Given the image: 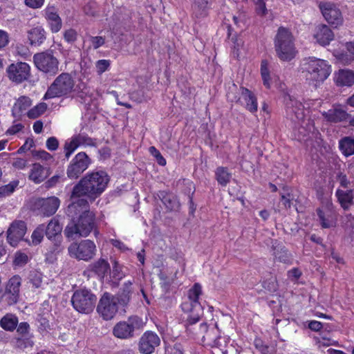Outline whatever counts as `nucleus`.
<instances>
[{"instance_id":"09e8293b","label":"nucleus","mask_w":354,"mask_h":354,"mask_svg":"<svg viewBox=\"0 0 354 354\" xmlns=\"http://www.w3.org/2000/svg\"><path fill=\"white\" fill-rule=\"evenodd\" d=\"M18 181H12L9 184L0 187V196H6L11 194L18 186Z\"/></svg>"},{"instance_id":"412c9836","label":"nucleus","mask_w":354,"mask_h":354,"mask_svg":"<svg viewBox=\"0 0 354 354\" xmlns=\"http://www.w3.org/2000/svg\"><path fill=\"white\" fill-rule=\"evenodd\" d=\"M319 222L322 228H331L336 225L337 214L333 209L326 207L317 209Z\"/></svg>"},{"instance_id":"338daca9","label":"nucleus","mask_w":354,"mask_h":354,"mask_svg":"<svg viewBox=\"0 0 354 354\" xmlns=\"http://www.w3.org/2000/svg\"><path fill=\"white\" fill-rule=\"evenodd\" d=\"M27 161L23 158H16L12 162V166L18 169H22L26 167Z\"/></svg>"},{"instance_id":"a211bd4d","label":"nucleus","mask_w":354,"mask_h":354,"mask_svg":"<svg viewBox=\"0 0 354 354\" xmlns=\"http://www.w3.org/2000/svg\"><path fill=\"white\" fill-rule=\"evenodd\" d=\"M27 230L26 224L23 221H15L7 231L8 242L13 247L23 239Z\"/></svg>"},{"instance_id":"b1692460","label":"nucleus","mask_w":354,"mask_h":354,"mask_svg":"<svg viewBox=\"0 0 354 354\" xmlns=\"http://www.w3.org/2000/svg\"><path fill=\"white\" fill-rule=\"evenodd\" d=\"M272 250V255L276 260L283 263H290L291 262V256L282 243L277 240L273 241Z\"/></svg>"},{"instance_id":"aec40b11","label":"nucleus","mask_w":354,"mask_h":354,"mask_svg":"<svg viewBox=\"0 0 354 354\" xmlns=\"http://www.w3.org/2000/svg\"><path fill=\"white\" fill-rule=\"evenodd\" d=\"M241 98L243 100L241 101L240 98L237 99L236 97L231 98L230 93L227 95V97L230 99L232 102L236 101L240 102L244 107L251 113H255L257 111L258 104L256 96L249 89L241 87Z\"/></svg>"},{"instance_id":"4be33fe9","label":"nucleus","mask_w":354,"mask_h":354,"mask_svg":"<svg viewBox=\"0 0 354 354\" xmlns=\"http://www.w3.org/2000/svg\"><path fill=\"white\" fill-rule=\"evenodd\" d=\"M321 9L323 16L329 24L335 26L342 24V17L341 12L335 5L326 3Z\"/></svg>"},{"instance_id":"de8ad7c7","label":"nucleus","mask_w":354,"mask_h":354,"mask_svg":"<svg viewBox=\"0 0 354 354\" xmlns=\"http://www.w3.org/2000/svg\"><path fill=\"white\" fill-rule=\"evenodd\" d=\"M45 231V225H39L33 232L32 234V241L33 244L37 245L41 243L44 237V232Z\"/></svg>"},{"instance_id":"f704fd0d","label":"nucleus","mask_w":354,"mask_h":354,"mask_svg":"<svg viewBox=\"0 0 354 354\" xmlns=\"http://www.w3.org/2000/svg\"><path fill=\"white\" fill-rule=\"evenodd\" d=\"M339 147L345 156L354 154V138L346 136L339 141Z\"/></svg>"},{"instance_id":"69168bd1","label":"nucleus","mask_w":354,"mask_h":354,"mask_svg":"<svg viewBox=\"0 0 354 354\" xmlns=\"http://www.w3.org/2000/svg\"><path fill=\"white\" fill-rule=\"evenodd\" d=\"M322 327V323L318 321L313 320L308 323V328L313 331H319Z\"/></svg>"},{"instance_id":"13d9d810","label":"nucleus","mask_w":354,"mask_h":354,"mask_svg":"<svg viewBox=\"0 0 354 354\" xmlns=\"http://www.w3.org/2000/svg\"><path fill=\"white\" fill-rule=\"evenodd\" d=\"M32 156L38 159L48 160L51 159L52 156L45 151H35L32 152Z\"/></svg>"},{"instance_id":"0eeeda50","label":"nucleus","mask_w":354,"mask_h":354,"mask_svg":"<svg viewBox=\"0 0 354 354\" xmlns=\"http://www.w3.org/2000/svg\"><path fill=\"white\" fill-rule=\"evenodd\" d=\"M96 301V296L87 289L75 290L71 298L73 308L79 313L85 314L93 310Z\"/></svg>"},{"instance_id":"72a5a7b5","label":"nucleus","mask_w":354,"mask_h":354,"mask_svg":"<svg viewBox=\"0 0 354 354\" xmlns=\"http://www.w3.org/2000/svg\"><path fill=\"white\" fill-rule=\"evenodd\" d=\"M18 318L15 315L8 313L0 320V326L7 331H13L18 325Z\"/></svg>"},{"instance_id":"052dcab7","label":"nucleus","mask_w":354,"mask_h":354,"mask_svg":"<svg viewBox=\"0 0 354 354\" xmlns=\"http://www.w3.org/2000/svg\"><path fill=\"white\" fill-rule=\"evenodd\" d=\"M91 44L93 45V47L95 49H97L99 47H100L102 45H104V44L105 42V39H104V37H100V36L91 37Z\"/></svg>"},{"instance_id":"680f3d73","label":"nucleus","mask_w":354,"mask_h":354,"mask_svg":"<svg viewBox=\"0 0 354 354\" xmlns=\"http://www.w3.org/2000/svg\"><path fill=\"white\" fill-rule=\"evenodd\" d=\"M59 142L55 137L49 138L46 141V147L50 151H55L58 148Z\"/></svg>"},{"instance_id":"7ed1b4c3","label":"nucleus","mask_w":354,"mask_h":354,"mask_svg":"<svg viewBox=\"0 0 354 354\" xmlns=\"http://www.w3.org/2000/svg\"><path fill=\"white\" fill-rule=\"evenodd\" d=\"M95 213H87L71 220L64 230V234L71 239H75L77 236L86 237L93 230L95 231Z\"/></svg>"},{"instance_id":"2eb2a0df","label":"nucleus","mask_w":354,"mask_h":354,"mask_svg":"<svg viewBox=\"0 0 354 354\" xmlns=\"http://www.w3.org/2000/svg\"><path fill=\"white\" fill-rule=\"evenodd\" d=\"M196 327H190L189 330L197 335L201 336V339L206 344L212 347L219 348L221 346L220 342L221 337L218 335V330L216 328L208 329L206 323H201L199 326V330L194 331Z\"/></svg>"},{"instance_id":"58836bf2","label":"nucleus","mask_w":354,"mask_h":354,"mask_svg":"<svg viewBox=\"0 0 354 354\" xmlns=\"http://www.w3.org/2000/svg\"><path fill=\"white\" fill-rule=\"evenodd\" d=\"M216 178L218 183L222 185L225 186L232 178V174L229 172L227 168L219 167L215 171Z\"/></svg>"},{"instance_id":"39448f33","label":"nucleus","mask_w":354,"mask_h":354,"mask_svg":"<svg viewBox=\"0 0 354 354\" xmlns=\"http://www.w3.org/2000/svg\"><path fill=\"white\" fill-rule=\"evenodd\" d=\"M74 86L75 80L72 75L68 73H62L48 86L44 100L68 96L73 91Z\"/></svg>"},{"instance_id":"a19ab883","label":"nucleus","mask_w":354,"mask_h":354,"mask_svg":"<svg viewBox=\"0 0 354 354\" xmlns=\"http://www.w3.org/2000/svg\"><path fill=\"white\" fill-rule=\"evenodd\" d=\"M77 145L79 146H89L94 147L95 146V139L91 138L85 133H80L77 135H75L72 137Z\"/></svg>"},{"instance_id":"dca6fc26","label":"nucleus","mask_w":354,"mask_h":354,"mask_svg":"<svg viewBox=\"0 0 354 354\" xmlns=\"http://www.w3.org/2000/svg\"><path fill=\"white\" fill-rule=\"evenodd\" d=\"M287 117L294 122H299L304 118V106L290 95L285 97Z\"/></svg>"},{"instance_id":"6e6d98bb","label":"nucleus","mask_w":354,"mask_h":354,"mask_svg":"<svg viewBox=\"0 0 354 354\" xmlns=\"http://www.w3.org/2000/svg\"><path fill=\"white\" fill-rule=\"evenodd\" d=\"M254 346L257 349H258L263 354H272L270 351V348L268 345H266L263 343L261 339H256L254 340Z\"/></svg>"},{"instance_id":"9b49d317","label":"nucleus","mask_w":354,"mask_h":354,"mask_svg":"<svg viewBox=\"0 0 354 354\" xmlns=\"http://www.w3.org/2000/svg\"><path fill=\"white\" fill-rule=\"evenodd\" d=\"M118 310V299L108 292H105L99 301L97 311L105 320L112 319Z\"/></svg>"},{"instance_id":"f3484780","label":"nucleus","mask_w":354,"mask_h":354,"mask_svg":"<svg viewBox=\"0 0 354 354\" xmlns=\"http://www.w3.org/2000/svg\"><path fill=\"white\" fill-rule=\"evenodd\" d=\"M9 79L16 83H21L30 76V66L25 62L10 64L7 68Z\"/></svg>"},{"instance_id":"bf43d9fd","label":"nucleus","mask_w":354,"mask_h":354,"mask_svg":"<svg viewBox=\"0 0 354 354\" xmlns=\"http://www.w3.org/2000/svg\"><path fill=\"white\" fill-rule=\"evenodd\" d=\"M24 2L28 7L36 9L43 6L44 0H24Z\"/></svg>"},{"instance_id":"4d7b16f0","label":"nucleus","mask_w":354,"mask_h":354,"mask_svg":"<svg viewBox=\"0 0 354 354\" xmlns=\"http://www.w3.org/2000/svg\"><path fill=\"white\" fill-rule=\"evenodd\" d=\"M64 39L65 40L68 42L71 43L76 40L77 39V32L75 30L73 29H69L65 31L64 32Z\"/></svg>"},{"instance_id":"c9c22d12","label":"nucleus","mask_w":354,"mask_h":354,"mask_svg":"<svg viewBox=\"0 0 354 354\" xmlns=\"http://www.w3.org/2000/svg\"><path fill=\"white\" fill-rule=\"evenodd\" d=\"M45 31L41 27L32 28L28 32V39L32 45H39L45 39Z\"/></svg>"},{"instance_id":"f8f14e48","label":"nucleus","mask_w":354,"mask_h":354,"mask_svg":"<svg viewBox=\"0 0 354 354\" xmlns=\"http://www.w3.org/2000/svg\"><path fill=\"white\" fill-rule=\"evenodd\" d=\"M21 283V278L19 275L10 278L6 283L5 290H0V303L3 302L8 306L16 304L19 297Z\"/></svg>"},{"instance_id":"c756f323","label":"nucleus","mask_w":354,"mask_h":354,"mask_svg":"<svg viewBox=\"0 0 354 354\" xmlns=\"http://www.w3.org/2000/svg\"><path fill=\"white\" fill-rule=\"evenodd\" d=\"M209 8L208 0H194L192 7V15L198 19L203 18L207 15Z\"/></svg>"},{"instance_id":"393cba45","label":"nucleus","mask_w":354,"mask_h":354,"mask_svg":"<svg viewBox=\"0 0 354 354\" xmlns=\"http://www.w3.org/2000/svg\"><path fill=\"white\" fill-rule=\"evenodd\" d=\"M62 230V226L60 225L59 222L55 218H53L50 221L48 225L45 226V232L46 236L48 239H55V240L57 242L55 244L56 249L58 250V247L60 245V241L58 239L60 238V234Z\"/></svg>"},{"instance_id":"a18cd8bd","label":"nucleus","mask_w":354,"mask_h":354,"mask_svg":"<svg viewBox=\"0 0 354 354\" xmlns=\"http://www.w3.org/2000/svg\"><path fill=\"white\" fill-rule=\"evenodd\" d=\"M263 288L269 292H274L277 290V281L275 277L270 276L262 283Z\"/></svg>"},{"instance_id":"8fccbe9b","label":"nucleus","mask_w":354,"mask_h":354,"mask_svg":"<svg viewBox=\"0 0 354 354\" xmlns=\"http://www.w3.org/2000/svg\"><path fill=\"white\" fill-rule=\"evenodd\" d=\"M77 147L78 145L73 138H71V140L66 141L64 145L65 157L68 159Z\"/></svg>"},{"instance_id":"6e6552de","label":"nucleus","mask_w":354,"mask_h":354,"mask_svg":"<svg viewBox=\"0 0 354 354\" xmlns=\"http://www.w3.org/2000/svg\"><path fill=\"white\" fill-rule=\"evenodd\" d=\"M95 243L89 239L82 240L79 243H72L68 248L69 255L77 260L88 261L96 254Z\"/></svg>"},{"instance_id":"e2e57ef3","label":"nucleus","mask_w":354,"mask_h":354,"mask_svg":"<svg viewBox=\"0 0 354 354\" xmlns=\"http://www.w3.org/2000/svg\"><path fill=\"white\" fill-rule=\"evenodd\" d=\"M17 326V332L21 335H26L29 332V324L27 322H21L19 325Z\"/></svg>"},{"instance_id":"f257e3e1","label":"nucleus","mask_w":354,"mask_h":354,"mask_svg":"<svg viewBox=\"0 0 354 354\" xmlns=\"http://www.w3.org/2000/svg\"><path fill=\"white\" fill-rule=\"evenodd\" d=\"M109 182V176L105 171L87 174L73 187L70 198L85 196L92 203L104 192Z\"/></svg>"},{"instance_id":"4468645a","label":"nucleus","mask_w":354,"mask_h":354,"mask_svg":"<svg viewBox=\"0 0 354 354\" xmlns=\"http://www.w3.org/2000/svg\"><path fill=\"white\" fill-rule=\"evenodd\" d=\"M71 200L72 202L68 205L66 211L67 216L71 218V220L77 218L87 213L93 212L90 210L89 200L87 198L82 196Z\"/></svg>"},{"instance_id":"ddd939ff","label":"nucleus","mask_w":354,"mask_h":354,"mask_svg":"<svg viewBox=\"0 0 354 354\" xmlns=\"http://www.w3.org/2000/svg\"><path fill=\"white\" fill-rule=\"evenodd\" d=\"M91 162V158L85 152L77 153L67 167V176L73 180L78 178L87 169Z\"/></svg>"},{"instance_id":"f03ea898","label":"nucleus","mask_w":354,"mask_h":354,"mask_svg":"<svg viewBox=\"0 0 354 354\" xmlns=\"http://www.w3.org/2000/svg\"><path fill=\"white\" fill-rule=\"evenodd\" d=\"M301 69L306 82L314 87L324 82L331 72L330 65L326 61L315 57L304 59Z\"/></svg>"},{"instance_id":"603ef678","label":"nucleus","mask_w":354,"mask_h":354,"mask_svg":"<svg viewBox=\"0 0 354 354\" xmlns=\"http://www.w3.org/2000/svg\"><path fill=\"white\" fill-rule=\"evenodd\" d=\"M149 151L150 153L155 157L157 162L160 165L165 166L166 165V160L163 158L160 151L155 147H150Z\"/></svg>"},{"instance_id":"79ce46f5","label":"nucleus","mask_w":354,"mask_h":354,"mask_svg":"<svg viewBox=\"0 0 354 354\" xmlns=\"http://www.w3.org/2000/svg\"><path fill=\"white\" fill-rule=\"evenodd\" d=\"M47 107L46 103L41 102L28 111V117L31 119H35L43 114L46 111Z\"/></svg>"},{"instance_id":"c03bdc74","label":"nucleus","mask_w":354,"mask_h":354,"mask_svg":"<svg viewBox=\"0 0 354 354\" xmlns=\"http://www.w3.org/2000/svg\"><path fill=\"white\" fill-rule=\"evenodd\" d=\"M261 74L263 81V84L267 87L270 88V72L268 68L267 62L263 60L261 64Z\"/></svg>"},{"instance_id":"e433bc0d","label":"nucleus","mask_w":354,"mask_h":354,"mask_svg":"<svg viewBox=\"0 0 354 354\" xmlns=\"http://www.w3.org/2000/svg\"><path fill=\"white\" fill-rule=\"evenodd\" d=\"M348 115V113L342 109H330L326 113L327 120L333 122H339L346 120Z\"/></svg>"},{"instance_id":"bb28decb","label":"nucleus","mask_w":354,"mask_h":354,"mask_svg":"<svg viewBox=\"0 0 354 354\" xmlns=\"http://www.w3.org/2000/svg\"><path fill=\"white\" fill-rule=\"evenodd\" d=\"M45 15L50 26L51 30L54 32H58L62 28V20L57 15L55 8L48 6L45 10Z\"/></svg>"},{"instance_id":"4c0bfd02","label":"nucleus","mask_w":354,"mask_h":354,"mask_svg":"<svg viewBox=\"0 0 354 354\" xmlns=\"http://www.w3.org/2000/svg\"><path fill=\"white\" fill-rule=\"evenodd\" d=\"M91 270L101 278H104L105 274L110 270L109 264L104 259L98 260L91 266Z\"/></svg>"},{"instance_id":"3c124183","label":"nucleus","mask_w":354,"mask_h":354,"mask_svg":"<svg viewBox=\"0 0 354 354\" xmlns=\"http://www.w3.org/2000/svg\"><path fill=\"white\" fill-rule=\"evenodd\" d=\"M30 281L35 288H39L42 283L41 273L37 271L31 272L30 274Z\"/></svg>"},{"instance_id":"20e7f679","label":"nucleus","mask_w":354,"mask_h":354,"mask_svg":"<svg viewBox=\"0 0 354 354\" xmlns=\"http://www.w3.org/2000/svg\"><path fill=\"white\" fill-rule=\"evenodd\" d=\"M277 55L282 61H290L296 55L292 36L288 30L281 27L274 40Z\"/></svg>"},{"instance_id":"cd10ccee","label":"nucleus","mask_w":354,"mask_h":354,"mask_svg":"<svg viewBox=\"0 0 354 354\" xmlns=\"http://www.w3.org/2000/svg\"><path fill=\"white\" fill-rule=\"evenodd\" d=\"M158 198L161 200L168 211H176L180 207V203L175 195L165 191L158 193Z\"/></svg>"},{"instance_id":"473e14b6","label":"nucleus","mask_w":354,"mask_h":354,"mask_svg":"<svg viewBox=\"0 0 354 354\" xmlns=\"http://www.w3.org/2000/svg\"><path fill=\"white\" fill-rule=\"evenodd\" d=\"M336 196L341 206L344 209H348L353 204V194L352 190L337 189Z\"/></svg>"},{"instance_id":"49530a36","label":"nucleus","mask_w":354,"mask_h":354,"mask_svg":"<svg viewBox=\"0 0 354 354\" xmlns=\"http://www.w3.org/2000/svg\"><path fill=\"white\" fill-rule=\"evenodd\" d=\"M192 314H189L187 317L186 324H185L187 331L189 334L192 335L194 337L201 338V336L196 335L194 333V332H192V330H189L190 327H196V329L194 330V331H198L199 330V326H200V324H197V323L200 320L201 317L199 319H198L197 320L194 321V322H191L190 319H192Z\"/></svg>"},{"instance_id":"0e129e2a","label":"nucleus","mask_w":354,"mask_h":354,"mask_svg":"<svg viewBox=\"0 0 354 354\" xmlns=\"http://www.w3.org/2000/svg\"><path fill=\"white\" fill-rule=\"evenodd\" d=\"M23 127L24 126L21 123L14 124L6 131V134L15 135L23 129Z\"/></svg>"},{"instance_id":"9d476101","label":"nucleus","mask_w":354,"mask_h":354,"mask_svg":"<svg viewBox=\"0 0 354 354\" xmlns=\"http://www.w3.org/2000/svg\"><path fill=\"white\" fill-rule=\"evenodd\" d=\"M142 326V320L137 316L130 317L126 322L117 323L113 328V335L121 339H127L133 337L136 329Z\"/></svg>"},{"instance_id":"423d86ee","label":"nucleus","mask_w":354,"mask_h":354,"mask_svg":"<svg viewBox=\"0 0 354 354\" xmlns=\"http://www.w3.org/2000/svg\"><path fill=\"white\" fill-rule=\"evenodd\" d=\"M202 294L201 286L196 283L187 293V299L182 303L181 308L183 312L192 314L191 322L199 319L203 315V307L198 301L199 296Z\"/></svg>"},{"instance_id":"37998d69","label":"nucleus","mask_w":354,"mask_h":354,"mask_svg":"<svg viewBox=\"0 0 354 354\" xmlns=\"http://www.w3.org/2000/svg\"><path fill=\"white\" fill-rule=\"evenodd\" d=\"M346 46L351 49V48H353V51L352 54H349L348 53H342L339 54L337 57V59L339 60L341 63L343 64H350L353 60H354V41L353 42H349L346 44Z\"/></svg>"},{"instance_id":"2f4dec72","label":"nucleus","mask_w":354,"mask_h":354,"mask_svg":"<svg viewBox=\"0 0 354 354\" xmlns=\"http://www.w3.org/2000/svg\"><path fill=\"white\" fill-rule=\"evenodd\" d=\"M32 104L31 100L26 96L20 97L15 103L12 112L14 117H19L26 111Z\"/></svg>"},{"instance_id":"ea45409f","label":"nucleus","mask_w":354,"mask_h":354,"mask_svg":"<svg viewBox=\"0 0 354 354\" xmlns=\"http://www.w3.org/2000/svg\"><path fill=\"white\" fill-rule=\"evenodd\" d=\"M131 294V283L128 281L124 284L122 291L121 293L115 296L118 299V304L125 306L127 305L130 300V296Z\"/></svg>"},{"instance_id":"864d4df0","label":"nucleus","mask_w":354,"mask_h":354,"mask_svg":"<svg viewBox=\"0 0 354 354\" xmlns=\"http://www.w3.org/2000/svg\"><path fill=\"white\" fill-rule=\"evenodd\" d=\"M110 61L106 59H100L98 60L95 66L97 68V73L99 75L102 74L104 72H105L109 67L110 66Z\"/></svg>"},{"instance_id":"7c9ffc66","label":"nucleus","mask_w":354,"mask_h":354,"mask_svg":"<svg viewBox=\"0 0 354 354\" xmlns=\"http://www.w3.org/2000/svg\"><path fill=\"white\" fill-rule=\"evenodd\" d=\"M335 82L338 86H351L354 84V73L346 69L339 70L336 75Z\"/></svg>"},{"instance_id":"a878e982","label":"nucleus","mask_w":354,"mask_h":354,"mask_svg":"<svg viewBox=\"0 0 354 354\" xmlns=\"http://www.w3.org/2000/svg\"><path fill=\"white\" fill-rule=\"evenodd\" d=\"M315 37L322 46L329 44L334 38V34L326 25L321 24L316 27Z\"/></svg>"},{"instance_id":"c85d7f7f","label":"nucleus","mask_w":354,"mask_h":354,"mask_svg":"<svg viewBox=\"0 0 354 354\" xmlns=\"http://www.w3.org/2000/svg\"><path fill=\"white\" fill-rule=\"evenodd\" d=\"M49 176L48 170L41 165L35 163L29 174V178L35 183L44 181Z\"/></svg>"},{"instance_id":"774afa93","label":"nucleus","mask_w":354,"mask_h":354,"mask_svg":"<svg viewBox=\"0 0 354 354\" xmlns=\"http://www.w3.org/2000/svg\"><path fill=\"white\" fill-rule=\"evenodd\" d=\"M301 271L298 268H293L288 271V274L292 279L297 280L301 276Z\"/></svg>"},{"instance_id":"5701e85b","label":"nucleus","mask_w":354,"mask_h":354,"mask_svg":"<svg viewBox=\"0 0 354 354\" xmlns=\"http://www.w3.org/2000/svg\"><path fill=\"white\" fill-rule=\"evenodd\" d=\"M59 204V199L55 196L41 198L39 201L41 212L47 216L54 214L57 210Z\"/></svg>"},{"instance_id":"5fc2aeb1","label":"nucleus","mask_w":354,"mask_h":354,"mask_svg":"<svg viewBox=\"0 0 354 354\" xmlns=\"http://www.w3.org/2000/svg\"><path fill=\"white\" fill-rule=\"evenodd\" d=\"M28 257L25 253L17 252L15 256L14 264L17 266H23L27 263Z\"/></svg>"},{"instance_id":"6ab92c4d","label":"nucleus","mask_w":354,"mask_h":354,"mask_svg":"<svg viewBox=\"0 0 354 354\" xmlns=\"http://www.w3.org/2000/svg\"><path fill=\"white\" fill-rule=\"evenodd\" d=\"M160 343V339L156 333L147 331L140 339L139 351L143 354H151Z\"/></svg>"},{"instance_id":"1a4fd4ad","label":"nucleus","mask_w":354,"mask_h":354,"mask_svg":"<svg viewBox=\"0 0 354 354\" xmlns=\"http://www.w3.org/2000/svg\"><path fill=\"white\" fill-rule=\"evenodd\" d=\"M33 61L35 66L43 73L54 75L59 71V61L52 51L36 53Z\"/></svg>"}]
</instances>
